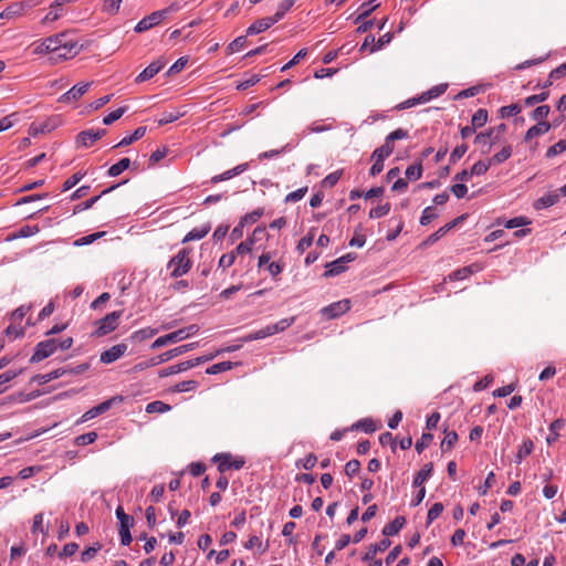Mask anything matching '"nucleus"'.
Masks as SVG:
<instances>
[{"mask_svg": "<svg viewBox=\"0 0 566 566\" xmlns=\"http://www.w3.org/2000/svg\"><path fill=\"white\" fill-rule=\"evenodd\" d=\"M67 34L62 32L46 38L49 48L59 59H69L77 54V43L66 39Z\"/></svg>", "mask_w": 566, "mask_h": 566, "instance_id": "obj_1", "label": "nucleus"}, {"mask_svg": "<svg viewBox=\"0 0 566 566\" xmlns=\"http://www.w3.org/2000/svg\"><path fill=\"white\" fill-rule=\"evenodd\" d=\"M197 346H198V343H189V344H185V345L178 346L176 348L169 349V350L160 354L159 356H156L148 360L140 361V363L136 364L134 366L133 370L142 371L149 367L157 366V365L168 361L179 355L190 352V350L195 349Z\"/></svg>", "mask_w": 566, "mask_h": 566, "instance_id": "obj_2", "label": "nucleus"}, {"mask_svg": "<svg viewBox=\"0 0 566 566\" xmlns=\"http://www.w3.org/2000/svg\"><path fill=\"white\" fill-rule=\"evenodd\" d=\"M191 249L184 248L172 256L167 263V268L171 270L170 276L174 279L180 277L187 274L192 268V261L190 259Z\"/></svg>", "mask_w": 566, "mask_h": 566, "instance_id": "obj_3", "label": "nucleus"}, {"mask_svg": "<svg viewBox=\"0 0 566 566\" xmlns=\"http://www.w3.org/2000/svg\"><path fill=\"white\" fill-rule=\"evenodd\" d=\"M295 322V317L283 318L275 324H271L259 331L252 332L243 337L244 342L263 339L276 333L284 332Z\"/></svg>", "mask_w": 566, "mask_h": 566, "instance_id": "obj_4", "label": "nucleus"}, {"mask_svg": "<svg viewBox=\"0 0 566 566\" xmlns=\"http://www.w3.org/2000/svg\"><path fill=\"white\" fill-rule=\"evenodd\" d=\"M123 315V311H114L103 318L95 322L96 329L93 335L96 337H102L111 332L115 331L118 326V321Z\"/></svg>", "mask_w": 566, "mask_h": 566, "instance_id": "obj_5", "label": "nucleus"}, {"mask_svg": "<svg viewBox=\"0 0 566 566\" xmlns=\"http://www.w3.org/2000/svg\"><path fill=\"white\" fill-rule=\"evenodd\" d=\"M213 461L218 463V471L220 473H224L231 469L240 470L245 463L243 458H233L230 453H218L213 457Z\"/></svg>", "mask_w": 566, "mask_h": 566, "instance_id": "obj_6", "label": "nucleus"}, {"mask_svg": "<svg viewBox=\"0 0 566 566\" xmlns=\"http://www.w3.org/2000/svg\"><path fill=\"white\" fill-rule=\"evenodd\" d=\"M57 349V340L56 339H46L43 342H40L35 346L34 354L31 356L30 361L31 363H39L48 357H50L52 354H54Z\"/></svg>", "mask_w": 566, "mask_h": 566, "instance_id": "obj_7", "label": "nucleus"}, {"mask_svg": "<svg viewBox=\"0 0 566 566\" xmlns=\"http://www.w3.org/2000/svg\"><path fill=\"white\" fill-rule=\"evenodd\" d=\"M349 308H350L349 301L348 300H342V301L335 302L333 304H329L328 306L323 307L321 310V314L326 319H334V318H337V317L342 316L346 312H348Z\"/></svg>", "mask_w": 566, "mask_h": 566, "instance_id": "obj_8", "label": "nucleus"}, {"mask_svg": "<svg viewBox=\"0 0 566 566\" xmlns=\"http://www.w3.org/2000/svg\"><path fill=\"white\" fill-rule=\"evenodd\" d=\"M165 19V12L155 11L150 13L149 15L142 19L136 25L135 31L137 33L145 32L147 30H150L151 28L158 25L163 20Z\"/></svg>", "mask_w": 566, "mask_h": 566, "instance_id": "obj_9", "label": "nucleus"}, {"mask_svg": "<svg viewBox=\"0 0 566 566\" xmlns=\"http://www.w3.org/2000/svg\"><path fill=\"white\" fill-rule=\"evenodd\" d=\"M105 134H106L105 129H97V130L87 129V130H83V132H81L76 136V144L78 146H82V147H90L95 142L101 139L103 136H105Z\"/></svg>", "mask_w": 566, "mask_h": 566, "instance_id": "obj_10", "label": "nucleus"}, {"mask_svg": "<svg viewBox=\"0 0 566 566\" xmlns=\"http://www.w3.org/2000/svg\"><path fill=\"white\" fill-rule=\"evenodd\" d=\"M122 401L123 398L122 397H113L108 400H105L103 402H101L99 405L91 408L90 410H87L83 416L82 418L78 420V422H84V421H87V420H91L102 413H104L105 411H107L112 405L114 403V401Z\"/></svg>", "mask_w": 566, "mask_h": 566, "instance_id": "obj_11", "label": "nucleus"}, {"mask_svg": "<svg viewBox=\"0 0 566 566\" xmlns=\"http://www.w3.org/2000/svg\"><path fill=\"white\" fill-rule=\"evenodd\" d=\"M92 82L80 83L70 88L66 93L60 96L59 102L61 103H70L72 101H77L81 98L91 87Z\"/></svg>", "mask_w": 566, "mask_h": 566, "instance_id": "obj_12", "label": "nucleus"}, {"mask_svg": "<svg viewBox=\"0 0 566 566\" xmlns=\"http://www.w3.org/2000/svg\"><path fill=\"white\" fill-rule=\"evenodd\" d=\"M127 348L125 343L114 345L101 354L99 360L103 364H112L119 359L127 352Z\"/></svg>", "mask_w": 566, "mask_h": 566, "instance_id": "obj_13", "label": "nucleus"}, {"mask_svg": "<svg viewBox=\"0 0 566 566\" xmlns=\"http://www.w3.org/2000/svg\"><path fill=\"white\" fill-rule=\"evenodd\" d=\"M76 0H55L50 6L49 13L42 19L41 23L46 24L59 20L63 14V7L67 3H74Z\"/></svg>", "mask_w": 566, "mask_h": 566, "instance_id": "obj_14", "label": "nucleus"}, {"mask_svg": "<svg viewBox=\"0 0 566 566\" xmlns=\"http://www.w3.org/2000/svg\"><path fill=\"white\" fill-rule=\"evenodd\" d=\"M165 66V61L158 59L153 61L144 71H142L135 78L136 83H143L153 78Z\"/></svg>", "mask_w": 566, "mask_h": 566, "instance_id": "obj_15", "label": "nucleus"}, {"mask_svg": "<svg viewBox=\"0 0 566 566\" xmlns=\"http://www.w3.org/2000/svg\"><path fill=\"white\" fill-rule=\"evenodd\" d=\"M30 4L24 1H17L7 7L1 13L0 19H13L22 15L28 9Z\"/></svg>", "mask_w": 566, "mask_h": 566, "instance_id": "obj_16", "label": "nucleus"}, {"mask_svg": "<svg viewBox=\"0 0 566 566\" xmlns=\"http://www.w3.org/2000/svg\"><path fill=\"white\" fill-rule=\"evenodd\" d=\"M464 219L463 216H460L452 220L451 222L444 224L439 230H437L434 233L430 234L426 241L423 242L424 245H430L436 243L439 239H441L448 231H450L452 228H454L460 221Z\"/></svg>", "mask_w": 566, "mask_h": 566, "instance_id": "obj_17", "label": "nucleus"}, {"mask_svg": "<svg viewBox=\"0 0 566 566\" xmlns=\"http://www.w3.org/2000/svg\"><path fill=\"white\" fill-rule=\"evenodd\" d=\"M276 21H274L273 17H266L256 20L253 22L248 29H247V35H254L262 33L270 29L273 24H275Z\"/></svg>", "mask_w": 566, "mask_h": 566, "instance_id": "obj_18", "label": "nucleus"}, {"mask_svg": "<svg viewBox=\"0 0 566 566\" xmlns=\"http://www.w3.org/2000/svg\"><path fill=\"white\" fill-rule=\"evenodd\" d=\"M249 167V164L248 163H244V164H240L238 166H235L234 168L232 169H229L220 175H216L211 178V182L212 184H218V182H221V181H226V180H229L242 172H244Z\"/></svg>", "mask_w": 566, "mask_h": 566, "instance_id": "obj_19", "label": "nucleus"}, {"mask_svg": "<svg viewBox=\"0 0 566 566\" xmlns=\"http://www.w3.org/2000/svg\"><path fill=\"white\" fill-rule=\"evenodd\" d=\"M552 128V124L549 122H538L536 125L530 127L525 133L524 140L530 142L535 137L542 136L548 133Z\"/></svg>", "mask_w": 566, "mask_h": 566, "instance_id": "obj_20", "label": "nucleus"}, {"mask_svg": "<svg viewBox=\"0 0 566 566\" xmlns=\"http://www.w3.org/2000/svg\"><path fill=\"white\" fill-rule=\"evenodd\" d=\"M407 137H408V130L398 128V129L391 132L389 135H387L384 145H381L380 147H382L385 150L392 154V151L395 149V146H394L395 140L405 139Z\"/></svg>", "mask_w": 566, "mask_h": 566, "instance_id": "obj_21", "label": "nucleus"}, {"mask_svg": "<svg viewBox=\"0 0 566 566\" xmlns=\"http://www.w3.org/2000/svg\"><path fill=\"white\" fill-rule=\"evenodd\" d=\"M390 541L388 538L381 539L379 543L370 544L367 548V552L363 556V560H371L376 557L378 553L385 552L390 546Z\"/></svg>", "mask_w": 566, "mask_h": 566, "instance_id": "obj_22", "label": "nucleus"}, {"mask_svg": "<svg viewBox=\"0 0 566 566\" xmlns=\"http://www.w3.org/2000/svg\"><path fill=\"white\" fill-rule=\"evenodd\" d=\"M182 340V333L175 331L172 333L166 334L164 336L158 337L153 344L151 348L156 349L168 344H174Z\"/></svg>", "mask_w": 566, "mask_h": 566, "instance_id": "obj_23", "label": "nucleus"}, {"mask_svg": "<svg viewBox=\"0 0 566 566\" xmlns=\"http://www.w3.org/2000/svg\"><path fill=\"white\" fill-rule=\"evenodd\" d=\"M406 523V518L403 516H397L392 522L386 524L382 528V534L385 536H394L400 532Z\"/></svg>", "mask_w": 566, "mask_h": 566, "instance_id": "obj_24", "label": "nucleus"}, {"mask_svg": "<svg viewBox=\"0 0 566 566\" xmlns=\"http://www.w3.org/2000/svg\"><path fill=\"white\" fill-rule=\"evenodd\" d=\"M67 371H69V369H66V367L57 368V369L52 370L50 373L41 374V375L35 376L34 380H36L41 385L48 384V382H50L52 380H55V379L66 375Z\"/></svg>", "mask_w": 566, "mask_h": 566, "instance_id": "obj_25", "label": "nucleus"}, {"mask_svg": "<svg viewBox=\"0 0 566 566\" xmlns=\"http://www.w3.org/2000/svg\"><path fill=\"white\" fill-rule=\"evenodd\" d=\"M559 200V193L557 191L555 192H551V193H547L541 198H538L535 202H534V208L536 210H541V209H544V208H548L555 203H557Z\"/></svg>", "mask_w": 566, "mask_h": 566, "instance_id": "obj_26", "label": "nucleus"}, {"mask_svg": "<svg viewBox=\"0 0 566 566\" xmlns=\"http://www.w3.org/2000/svg\"><path fill=\"white\" fill-rule=\"evenodd\" d=\"M264 232V228H261V227H258L255 228V230L253 231V238L251 239H248L241 243H239V245L235 248V250L233 252H235V255L239 254H245V253H250L252 251V247L254 244V240H255V237L258 233H263Z\"/></svg>", "mask_w": 566, "mask_h": 566, "instance_id": "obj_27", "label": "nucleus"}, {"mask_svg": "<svg viewBox=\"0 0 566 566\" xmlns=\"http://www.w3.org/2000/svg\"><path fill=\"white\" fill-rule=\"evenodd\" d=\"M432 471H433V464L431 462L424 464L422 467V469L415 476L412 485L415 488H421L422 484L431 476Z\"/></svg>", "mask_w": 566, "mask_h": 566, "instance_id": "obj_28", "label": "nucleus"}, {"mask_svg": "<svg viewBox=\"0 0 566 566\" xmlns=\"http://www.w3.org/2000/svg\"><path fill=\"white\" fill-rule=\"evenodd\" d=\"M210 229H211L210 224H206L201 228L192 229L184 237L182 243H187V242H190L193 240H200V239L205 238L209 233Z\"/></svg>", "mask_w": 566, "mask_h": 566, "instance_id": "obj_29", "label": "nucleus"}, {"mask_svg": "<svg viewBox=\"0 0 566 566\" xmlns=\"http://www.w3.org/2000/svg\"><path fill=\"white\" fill-rule=\"evenodd\" d=\"M145 134H146V127L140 126V127L136 128L132 135L124 137L118 144H116L114 146V148L128 146V145L139 140L140 138H143L145 136Z\"/></svg>", "mask_w": 566, "mask_h": 566, "instance_id": "obj_30", "label": "nucleus"}, {"mask_svg": "<svg viewBox=\"0 0 566 566\" xmlns=\"http://www.w3.org/2000/svg\"><path fill=\"white\" fill-rule=\"evenodd\" d=\"M565 421L564 419L559 418L554 420L549 426V436L546 438V441L548 444H552L555 442L559 437V431L564 428Z\"/></svg>", "mask_w": 566, "mask_h": 566, "instance_id": "obj_31", "label": "nucleus"}, {"mask_svg": "<svg viewBox=\"0 0 566 566\" xmlns=\"http://www.w3.org/2000/svg\"><path fill=\"white\" fill-rule=\"evenodd\" d=\"M377 0H370L368 2H364L360 6L361 12L358 14V17L355 19V23L360 22L361 20H365L369 14L376 10L379 7V3L376 2Z\"/></svg>", "mask_w": 566, "mask_h": 566, "instance_id": "obj_32", "label": "nucleus"}, {"mask_svg": "<svg viewBox=\"0 0 566 566\" xmlns=\"http://www.w3.org/2000/svg\"><path fill=\"white\" fill-rule=\"evenodd\" d=\"M191 368V364L190 363H187L186 361H181L179 364H176L174 366H170L166 369H163L160 373H159V377H166V376H170V375H175V374H178V373H181V371H186L188 369Z\"/></svg>", "mask_w": 566, "mask_h": 566, "instance_id": "obj_33", "label": "nucleus"}, {"mask_svg": "<svg viewBox=\"0 0 566 566\" xmlns=\"http://www.w3.org/2000/svg\"><path fill=\"white\" fill-rule=\"evenodd\" d=\"M130 166V159L129 158H122L118 163L112 165L108 168V176L111 177H117L119 176L124 170H126Z\"/></svg>", "mask_w": 566, "mask_h": 566, "instance_id": "obj_34", "label": "nucleus"}, {"mask_svg": "<svg viewBox=\"0 0 566 566\" xmlns=\"http://www.w3.org/2000/svg\"><path fill=\"white\" fill-rule=\"evenodd\" d=\"M134 521H127L119 524V535H120V543L123 545H129L133 541L130 535V527L133 526Z\"/></svg>", "mask_w": 566, "mask_h": 566, "instance_id": "obj_35", "label": "nucleus"}, {"mask_svg": "<svg viewBox=\"0 0 566 566\" xmlns=\"http://www.w3.org/2000/svg\"><path fill=\"white\" fill-rule=\"evenodd\" d=\"M349 429L350 430H363L364 432L371 433V432L376 431L377 427L371 419L365 418V419H361V420L357 421L356 423H354Z\"/></svg>", "mask_w": 566, "mask_h": 566, "instance_id": "obj_36", "label": "nucleus"}, {"mask_svg": "<svg viewBox=\"0 0 566 566\" xmlns=\"http://www.w3.org/2000/svg\"><path fill=\"white\" fill-rule=\"evenodd\" d=\"M457 441H458L457 432L455 431H447V429H444V438L440 444L441 450L444 452V451L452 449Z\"/></svg>", "mask_w": 566, "mask_h": 566, "instance_id": "obj_37", "label": "nucleus"}, {"mask_svg": "<svg viewBox=\"0 0 566 566\" xmlns=\"http://www.w3.org/2000/svg\"><path fill=\"white\" fill-rule=\"evenodd\" d=\"M116 187H117V186H112V187H109V188H107V189L103 190L101 195H98V196H96V197H93V198H91V199H88V200H86V201H84V202H82V203L77 205V206L75 207V209H74V212L76 213V212H78V211L87 210V209L92 208V207H93V205H94V203H95V202H96V201H97V200H98L103 195H106V193L111 192V191H112L113 189H115Z\"/></svg>", "mask_w": 566, "mask_h": 566, "instance_id": "obj_38", "label": "nucleus"}, {"mask_svg": "<svg viewBox=\"0 0 566 566\" xmlns=\"http://www.w3.org/2000/svg\"><path fill=\"white\" fill-rule=\"evenodd\" d=\"M534 449V443L531 439L523 441L516 453V462L520 463L524 458L530 455Z\"/></svg>", "mask_w": 566, "mask_h": 566, "instance_id": "obj_39", "label": "nucleus"}, {"mask_svg": "<svg viewBox=\"0 0 566 566\" xmlns=\"http://www.w3.org/2000/svg\"><path fill=\"white\" fill-rule=\"evenodd\" d=\"M264 213L263 208H258L250 213L243 216L240 220V227H244L245 224L255 223Z\"/></svg>", "mask_w": 566, "mask_h": 566, "instance_id": "obj_40", "label": "nucleus"}, {"mask_svg": "<svg viewBox=\"0 0 566 566\" xmlns=\"http://www.w3.org/2000/svg\"><path fill=\"white\" fill-rule=\"evenodd\" d=\"M422 170V164L421 161H419L417 164L408 166L405 174L407 179L416 181L421 178Z\"/></svg>", "mask_w": 566, "mask_h": 566, "instance_id": "obj_41", "label": "nucleus"}, {"mask_svg": "<svg viewBox=\"0 0 566 566\" xmlns=\"http://www.w3.org/2000/svg\"><path fill=\"white\" fill-rule=\"evenodd\" d=\"M157 333H158V329L147 327V328H143V329L134 332L132 334L130 338L136 342H143L145 339H148V338L155 336Z\"/></svg>", "mask_w": 566, "mask_h": 566, "instance_id": "obj_42", "label": "nucleus"}, {"mask_svg": "<svg viewBox=\"0 0 566 566\" xmlns=\"http://www.w3.org/2000/svg\"><path fill=\"white\" fill-rule=\"evenodd\" d=\"M488 122V111L484 108H479L473 115H472V126L474 128L482 127Z\"/></svg>", "mask_w": 566, "mask_h": 566, "instance_id": "obj_43", "label": "nucleus"}, {"mask_svg": "<svg viewBox=\"0 0 566 566\" xmlns=\"http://www.w3.org/2000/svg\"><path fill=\"white\" fill-rule=\"evenodd\" d=\"M512 156V147L510 145L504 146L499 153H496L489 161L492 164H502Z\"/></svg>", "mask_w": 566, "mask_h": 566, "instance_id": "obj_44", "label": "nucleus"}, {"mask_svg": "<svg viewBox=\"0 0 566 566\" xmlns=\"http://www.w3.org/2000/svg\"><path fill=\"white\" fill-rule=\"evenodd\" d=\"M199 387V382L197 380H184L175 385L174 391L176 392H188L197 389Z\"/></svg>", "mask_w": 566, "mask_h": 566, "instance_id": "obj_45", "label": "nucleus"}, {"mask_svg": "<svg viewBox=\"0 0 566 566\" xmlns=\"http://www.w3.org/2000/svg\"><path fill=\"white\" fill-rule=\"evenodd\" d=\"M168 410H170V406L165 403V402H163V401H159V400L149 402L146 406V411L148 413H163V412H166Z\"/></svg>", "mask_w": 566, "mask_h": 566, "instance_id": "obj_46", "label": "nucleus"}, {"mask_svg": "<svg viewBox=\"0 0 566 566\" xmlns=\"http://www.w3.org/2000/svg\"><path fill=\"white\" fill-rule=\"evenodd\" d=\"M296 0H282V2L279 4V9L276 13L273 15L274 21L279 22L285 13L294 6Z\"/></svg>", "mask_w": 566, "mask_h": 566, "instance_id": "obj_47", "label": "nucleus"}, {"mask_svg": "<svg viewBox=\"0 0 566 566\" xmlns=\"http://www.w3.org/2000/svg\"><path fill=\"white\" fill-rule=\"evenodd\" d=\"M472 273H473V265L464 266V268L453 271L449 275V279L451 281L464 280V279L469 277Z\"/></svg>", "mask_w": 566, "mask_h": 566, "instance_id": "obj_48", "label": "nucleus"}, {"mask_svg": "<svg viewBox=\"0 0 566 566\" xmlns=\"http://www.w3.org/2000/svg\"><path fill=\"white\" fill-rule=\"evenodd\" d=\"M122 0H104L102 10L107 14L114 15L118 13Z\"/></svg>", "mask_w": 566, "mask_h": 566, "instance_id": "obj_49", "label": "nucleus"}, {"mask_svg": "<svg viewBox=\"0 0 566 566\" xmlns=\"http://www.w3.org/2000/svg\"><path fill=\"white\" fill-rule=\"evenodd\" d=\"M327 268L328 269L325 273V275H327V276H336V275L340 274L342 272H344L346 269L345 264L342 263V260H338V259L331 262L327 265Z\"/></svg>", "mask_w": 566, "mask_h": 566, "instance_id": "obj_50", "label": "nucleus"}, {"mask_svg": "<svg viewBox=\"0 0 566 566\" xmlns=\"http://www.w3.org/2000/svg\"><path fill=\"white\" fill-rule=\"evenodd\" d=\"M521 111H522L521 105L517 103H513L507 106H502L500 108L499 113L502 118H505V117L517 115L518 113H521Z\"/></svg>", "mask_w": 566, "mask_h": 566, "instance_id": "obj_51", "label": "nucleus"}, {"mask_svg": "<svg viewBox=\"0 0 566 566\" xmlns=\"http://www.w3.org/2000/svg\"><path fill=\"white\" fill-rule=\"evenodd\" d=\"M22 371H23V369L4 371L3 374L0 375V386L8 390V388H9L8 382H10L15 377H18L20 374H22Z\"/></svg>", "mask_w": 566, "mask_h": 566, "instance_id": "obj_52", "label": "nucleus"}, {"mask_svg": "<svg viewBox=\"0 0 566 566\" xmlns=\"http://www.w3.org/2000/svg\"><path fill=\"white\" fill-rule=\"evenodd\" d=\"M551 107L548 105H541L531 113V118L537 122H544L543 119L548 116Z\"/></svg>", "mask_w": 566, "mask_h": 566, "instance_id": "obj_53", "label": "nucleus"}, {"mask_svg": "<svg viewBox=\"0 0 566 566\" xmlns=\"http://www.w3.org/2000/svg\"><path fill=\"white\" fill-rule=\"evenodd\" d=\"M247 44V36L241 35L230 42L227 46V53L232 54L240 51Z\"/></svg>", "mask_w": 566, "mask_h": 566, "instance_id": "obj_54", "label": "nucleus"}, {"mask_svg": "<svg viewBox=\"0 0 566 566\" xmlns=\"http://www.w3.org/2000/svg\"><path fill=\"white\" fill-rule=\"evenodd\" d=\"M390 211V205L387 202L385 205L377 206L369 211V218L370 219H378L381 217H385Z\"/></svg>", "mask_w": 566, "mask_h": 566, "instance_id": "obj_55", "label": "nucleus"}, {"mask_svg": "<svg viewBox=\"0 0 566 566\" xmlns=\"http://www.w3.org/2000/svg\"><path fill=\"white\" fill-rule=\"evenodd\" d=\"M491 167V161H483V160H479L476 161L470 169V174L472 176H481V175H484L489 168Z\"/></svg>", "mask_w": 566, "mask_h": 566, "instance_id": "obj_56", "label": "nucleus"}, {"mask_svg": "<svg viewBox=\"0 0 566 566\" xmlns=\"http://www.w3.org/2000/svg\"><path fill=\"white\" fill-rule=\"evenodd\" d=\"M231 368H232V364L230 361H221V363L214 364V365L210 366L209 368H207L206 373L208 375H217L219 373L230 370Z\"/></svg>", "mask_w": 566, "mask_h": 566, "instance_id": "obj_57", "label": "nucleus"}, {"mask_svg": "<svg viewBox=\"0 0 566 566\" xmlns=\"http://www.w3.org/2000/svg\"><path fill=\"white\" fill-rule=\"evenodd\" d=\"M97 439V433L95 431H91L84 434H81L75 438L76 446H87L95 442Z\"/></svg>", "mask_w": 566, "mask_h": 566, "instance_id": "obj_58", "label": "nucleus"}, {"mask_svg": "<svg viewBox=\"0 0 566 566\" xmlns=\"http://www.w3.org/2000/svg\"><path fill=\"white\" fill-rule=\"evenodd\" d=\"M548 96H549L548 91H544V92H542L539 94L527 96L524 99V104H525V106H533L535 104H538V103H542V102L546 101L548 98Z\"/></svg>", "mask_w": 566, "mask_h": 566, "instance_id": "obj_59", "label": "nucleus"}, {"mask_svg": "<svg viewBox=\"0 0 566 566\" xmlns=\"http://www.w3.org/2000/svg\"><path fill=\"white\" fill-rule=\"evenodd\" d=\"M566 150V139H560L553 146H551L546 151V157L551 158L557 156Z\"/></svg>", "mask_w": 566, "mask_h": 566, "instance_id": "obj_60", "label": "nucleus"}, {"mask_svg": "<svg viewBox=\"0 0 566 566\" xmlns=\"http://www.w3.org/2000/svg\"><path fill=\"white\" fill-rule=\"evenodd\" d=\"M127 111V107L124 106V107H119L113 112H111L108 115H106L104 118H103V124L104 125H111L113 124L115 120L119 119L124 113Z\"/></svg>", "mask_w": 566, "mask_h": 566, "instance_id": "obj_61", "label": "nucleus"}, {"mask_svg": "<svg viewBox=\"0 0 566 566\" xmlns=\"http://www.w3.org/2000/svg\"><path fill=\"white\" fill-rule=\"evenodd\" d=\"M392 38H394V34L391 32H387L384 35H381L378 40L375 39V44L370 49V52L374 53V52L380 50L381 48H384L385 45L389 44L391 42Z\"/></svg>", "mask_w": 566, "mask_h": 566, "instance_id": "obj_62", "label": "nucleus"}, {"mask_svg": "<svg viewBox=\"0 0 566 566\" xmlns=\"http://www.w3.org/2000/svg\"><path fill=\"white\" fill-rule=\"evenodd\" d=\"M185 113L184 112H166L163 114L161 118L158 120V124L160 126L163 125H166V124H169V123H172L177 119H179L181 116H184Z\"/></svg>", "mask_w": 566, "mask_h": 566, "instance_id": "obj_63", "label": "nucleus"}, {"mask_svg": "<svg viewBox=\"0 0 566 566\" xmlns=\"http://www.w3.org/2000/svg\"><path fill=\"white\" fill-rule=\"evenodd\" d=\"M317 462V457L310 453L306 458L296 461V467H302L304 470H312Z\"/></svg>", "mask_w": 566, "mask_h": 566, "instance_id": "obj_64", "label": "nucleus"}]
</instances>
